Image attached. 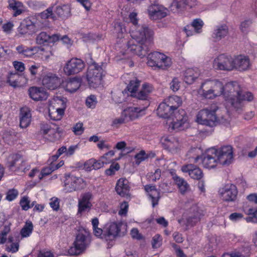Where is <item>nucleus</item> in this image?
Listing matches in <instances>:
<instances>
[{"mask_svg":"<svg viewBox=\"0 0 257 257\" xmlns=\"http://www.w3.org/2000/svg\"><path fill=\"white\" fill-rule=\"evenodd\" d=\"M54 12L59 16H67L70 12V7L67 5H63L56 7Z\"/></svg>","mask_w":257,"mask_h":257,"instance_id":"09e8293b","label":"nucleus"},{"mask_svg":"<svg viewBox=\"0 0 257 257\" xmlns=\"http://www.w3.org/2000/svg\"><path fill=\"white\" fill-rule=\"evenodd\" d=\"M174 180L182 194H185L190 190L189 185L183 178L176 176L174 177Z\"/></svg>","mask_w":257,"mask_h":257,"instance_id":"79ce46f5","label":"nucleus"},{"mask_svg":"<svg viewBox=\"0 0 257 257\" xmlns=\"http://www.w3.org/2000/svg\"><path fill=\"white\" fill-rule=\"evenodd\" d=\"M130 186L128 181L123 178H120L117 182L115 190L117 193L121 197L130 196Z\"/></svg>","mask_w":257,"mask_h":257,"instance_id":"4be33fe9","label":"nucleus"},{"mask_svg":"<svg viewBox=\"0 0 257 257\" xmlns=\"http://www.w3.org/2000/svg\"><path fill=\"white\" fill-rule=\"evenodd\" d=\"M233 69H235L240 71H246L249 69L251 66L248 57L242 55L233 58Z\"/></svg>","mask_w":257,"mask_h":257,"instance_id":"a211bd4d","label":"nucleus"},{"mask_svg":"<svg viewBox=\"0 0 257 257\" xmlns=\"http://www.w3.org/2000/svg\"><path fill=\"white\" fill-rule=\"evenodd\" d=\"M219 193L222 199L225 201H233L237 194L236 186L231 184L225 185L219 190Z\"/></svg>","mask_w":257,"mask_h":257,"instance_id":"dca6fc26","label":"nucleus"},{"mask_svg":"<svg viewBox=\"0 0 257 257\" xmlns=\"http://www.w3.org/2000/svg\"><path fill=\"white\" fill-rule=\"evenodd\" d=\"M49 204L54 210H58L59 208V201L57 198H52L50 199Z\"/></svg>","mask_w":257,"mask_h":257,"instance_id":"338daca9","label":"nucleus"},{"mask_svg":"<svg viewBox=\"0 0 257 257\" xmlns=\"http://www.w3.org/2000/svg\"><path fill=\"white\" fill-rule=\"evenodd\" d=\"M85 67L84 62L78 58H72L68 61L63 68L67 75H74L82 71Z\"/></svg>","mask_w":257,"mask_h":257,"instance_id":"ddd939ff","label":"nucleus"},{"mask_svg":"<svg viewBox=\"0 0 257 257\" xmlns=\"http://www.w3.org/2000/svg\"><path fill=\"white\" fill-rule=\"evenodd\" d=\"M140 84V81L136 78L131 80L127 86L128 91L131 93V94H134L136 92Z\"/></svg>","mask_w":257,"mask_h":257,"instance_id":"3c124183","label":"nucleus"},{"mask_svg":"<svg viewBox=\"0 0 257 257\" xmlns=\"http://www.w3.org/2000/svg\"><path fill=\"white\" fill-rule=\"evenodd\" d=\"M164 101L173 111L176 110L182 104L181 98L176 95L170 96Z\"/></svg>","mask_w":257,"mask_h":257,"instance_id":"a19ab883","label":"nucleus"},{"mask_svg":"<svg viewBox=\"0 0 257 257\" xmlns=\"http://www.w3.org/2000/svg\"><path fill=\"white\" fill-rule=\"evenodd\" d=\"M228 33V27L226 25H220L216 27L212 37L214 41L217 42L227 36Z\"/></svg>","mask_w":257,"mask_h":257,"instance_id":"2f4dec72","label":"nucleus"},{"mask_svg":"<svg viewBox=\"0 0 257 257\" xmlns=\"http://www.w3.org/2000/svg\"><path fill=\"white\" fill-rule=\"evenodd\" d=\"M86 186L85 181L80 177L73 175H67L64 182V189L67 192H71L82 189Z\"/></svg>","mask_w":257,"mask_h":257,"instance_id":"9b49d317","label":"nucleus"},{"mask_svg":"<svg viewBox=\"0 0 257 257\" xmlns=\"http://www.w3.org/2000/svg\"><path fill=\"white\" fill-rule=\"evenodd\" d=\"M137 14L132 13L129 18L132 24L130 33L132 39L127 42V51L141 58L147 55L153 43V31L145 25L138 24Z\"/></svg>","mask_w":257,"mask_h":257,"instance_id":"f257e3e1","label":"nucleus"},{"mask_svg":"<svg viewBox=\"0 0 257 257\" xmlns=\"http://www.w3.org/2000/svg\"><path fill=\"white\" fill-rule=\"evenodd\" d=\"M81 85V80L79 78H74L66 82L63 84L65 90L71 93L76 91Z\"/></svg>","mask_w":257,"mask_h":257,"instance_id":"e433bc0d","label":"nucleus"},{"mask_svg":"<svg viewBox=\"0 0 257 257\" xmlns=\"http://www.w3.org/2000/svg\"><path fill=\"white\" fill-rule=\"evenodd\" d=\"M90 243L89 234L86 231L79 233L75 238V240L68 250V253L70 255H78L82 253Z\"/></svg>","mask_w":257,"mask_h":257,"instance_id":"7ed1b4c3","label":"nucleus"},{"mask_svg":"<svg viewBox=\"0 0 257 257\" xmlns=\"http://www.w3.org/2000/svg\"><path fill=\"white\" fill-rule=\"evenodd\" d=\"M217 109V107L214 104L211 106L210 109L205 108L201 110L197 115V122L210 127L215 125L217 121L215 111Z\"/></svg>","mask_w":257,"mask_h":257,"instance_id":"423d86ee","label":"nucleus"},{"mask_svg":"<svg viewBox=\"0 0 257 257\" xmlns=\"http://www.w3.org/2000/svg\"><path fill=\"white\" fill-rule=\"evenodd\" d=\"M103 69L95 62L89 65L87 72V79L90 87L96 88L101 84Z\"/></svg>","mask_w":257,"mask_h":257,"instance_id":"39448f33","label":"nucleus"},{"mask_svg":"<svg viewBox=\"0 0 257 257\" xmlns=\"http://www.w3.org/2000/svg\"><path fill=\"white\" fill-rule=\"evenodd\" d=\"M209 81L215 97L223 94L225 100L236 110L242 107L244 101L253 99L252 94L243 91L236 82H228L223 85L217 80Z\"/></svg>","mask_w":257,"mask_h":257,"instance_id":"f03ea898","label":"nucleus"},{"mask_svg":"<svg viewBox=\"0 0 257 257\" xmlns=\"http://www.w3.org/2000/svg\"><path fill=\"white\" fill-rule=\"evenodd\" d=\"M18 77V75L16 73H11L8 78L7 82L11 86L16 87L18 85V82L16 79V77Z\"/></svg>","mask_w":257,"mask_h":257,"instance_id":"bf43d9fd","label":"nucleus"},{"mask_svg":"<svg viewBox=\"0 0 257 257\" xmlns=\"http://www.w3.org/2000/svg\"><path fill=\"white\" fill-rule=\"evenodd\" d=\"M161 173V170L158 169L154 173H150L148 174L147 175V178L150 181H156L160 178Z\"/></svg>","mask_w":257,"mask_h":257,"instance_id":"4d7b16f0","label":"nucleus"},{"mask_svg":"<svg viewBox=\"0 0 257 257\" xmlns=\"http://www.w3.org/2000/svg\"><path fill=\"white\" fill-rule=\"evenodd\" d=\"M160 142L163 148L172 154L178 153L182 144L179 138L173 136H165L161 138Z\"/></svg>","mask_w":257,"mask_h":257,"instance_id":"6e6552de","label":"nucleus"},{"mask_svg":"<svg viewBox=\"0 0 257 257\" xmlns=\"http://www.w3.org/2000/svg\"><path fill=\"white\" fill-rule=\"evenodd\" d=\"M181 170L183 172L188 173L190 177L194 179L199 180L203 176L201 170L199 167L191 164L183 166Z\"/></svg>","mask_w":257,"mask_h":257,"instance_id":"b1692460","label":"nucleus"},{"mask_svg":"<svg viewBox=\"0 0 257 257\" xmlns=\"http://www.w3.org/2000/svg\"><path fill=\"white\" fill-rule=\"evenodd\" d=\"M217 150L214 148L208 149L201 160L203 166L206 168H213L218 162L217 159Z\"/></svg>","mask_w":257,"mask_h":257,"instance_id":"2eb2a0df","label":"nucleus"},{"mask_svg":"<svg viewBox=\"0 0 257 257\" xmlns=\"http://www.w3.org/2000/svg\"><path fill=\"white\" fill-rule=\"evenodd\" d=\"M132 96L136 97L139 100V103L141 104V101H143L144 103L143 107H137L141 109L140 112L143 110H144L146 108H147L149 105L150 102L148 99L149 95L147 94L142 89L139 92H136L134 94H131Z\"/></svg>","mask_w":257,"mask_h":257,"instance_id":"4c0bfd02","label":"nucleus"},{"mask_svg":"<svg viewBox=\"0 0 257 257\" xmlns=\"http://www.w3.org/2000/svg\"><path fill=\"white\" fill-rule=\"evenodd\" d=\"M96 103V97L94 95H90L86 100V105L89 108H94Z\"/></svg>","mask_w":257,"mask_h":257,"instance_id":"0e129e2a","label":"nucleus"},{"mask_svg":"<svg viewBox=\"0 0 257 257\" xmlns=\"http://www.w3.org/2000/svg\"><path fill=\"white\" fill-rule=\"evenodd\" d=\"M173 110L167 105L165 101L159 105L157 109V113L160 117L169 118L173 114Z\"/></svg>","mask_w":257,"mask_h":257,"instance_id":"72a5a7b5","label":"nucleus"},{"mask_svg":"<svg viewBox=\"0 0 257 257\" xmlns=\"http://www.w3.org/2000/svg\"><path fill=\"white\" fill-rule=\"evenodd\" d=\"M198 93L206 98L213 99L215 97L209 80H206L202 83Z\"/></svg>","mask_w":257,"mask_h":257,"instance_id":"c85d7f7f","label":"nucleus"},{"mask_svg":"<svg viewBox=\"0 0 257 257\" xmlns=\"http://www.w3.org/2000/svg\"><path fill=\"white\" fill-rule=\"evenodd\" d=\"M108 163V160H104L102 159V157L99 160L96 161L95 159H91L87 161V164L93 166V170H98L104 166V164H107Z\"/></svg>","mask_w":257,"mask_h":257,"instance_id":"a18cd8bd","label":"nucleus"},{"mask_svg":"<svg viewBox=\"0 0 257 257\" xmlns=\"http://www.w3.org/2000/svg\"><path fill=\"white\" fill-rule=\"evenodd\" d=\"M42 84L48 89L54 90L59 86L61 80L56 74L49 73L43 77Z\"/></svg>","mask_w":257,"mask_h":257,"instance_id":"aec40b11","label":"nucleus"},{"mask_svg":"<svg viewBox=\"0 0 257 257\" xmlns=\"http://www.w3.org/2000/svg\"><path fill=\"white\" fill-rule=\"evenodd\" d=\"M192 214L190 215L187 219V226H193L200 221L202 213L196 205H193L191 208Z\"/></svg>","mask_w":257,"mask_h":257,"instance_id":"cd10ccee","label":"nucleus"},{"mask_svg":"<svg viewBox=\"0 0 257 257\" xmlns=\"http://www.w3.org/2000/svg\"><path fill=\"white\" fill-rule=\"evenodd\" d=\"M66 105L64 99L60 97H54L49 101V115L51 119L59 120L64 114Z\"/></svg>","mask_w":257,"mask_h":257,"instance_id":"20e7f679","label":"nucleus"},{"mask_svg":"<svg viewBox=\"0 0 257 257\" xmlns=\"http://www.w3.org/2000/svg\"><path fill=\"white\" fill-rule=\"evenodd\" d=\"M185 0H174L171 3L170 9L173 13H179L183 11L186 7Z\"/></svg>","mask_w":257,"mask_h":257,"instance_id":"c03bdc74","label":"nucleus"},{"mask_svg":"<svg viewBox=\"0 0 257 257\" xmlns=\"http://www.w3.org/2000/svg\"><path fill=\"white\" fill-rule=\"evenodd\" d=\"M92 197L91 193L87 192L82 195L81 198L78 201V213L88 211L91 207L90 200Z\"/></svg>","mask_w":257,"mask_h":257,"instance_id":"5701e85b","label":"nucleus"},{"mask_svg":"<svg viewBox=\"0 0 257 257\" xmlns=\"http://www.w3.org/2000/svg\"><path fill=\"white\" fill-rule=\"evenodd\" d=\"M22 208L24 210H28L29 208H31L30 204V200L27 196L23 197L20 202Z\"/></svg>","mask_w":257,"mask_h":257,"instance_id":"052dcab7","label":"nucleus"},{"mask_svg":"<svg viewBox=\"0 0 257 257\" xmlns=\"http://www.w3.org/2000/svg\"><path fill=\"white\" fill-rule=\"evenodd\" d=\"M149 155L146 153L145 151H141L135 155L136 164L139 165L141 162L148 158Z\"/></svg>","mask_w":257,"mask_h":257,"instance_id":"864d4df0","label":"nucleus"},{"mask_svg":"<svg viewBox=\"0 0 257 257\" xmlns=\"http://www.w3.org/2000/svg\"><path fill=\"white\" fill-rule=\"evenodd\" d=\"M203 154L202 150L199 148H193L190 149L187 155L190 160V162L197 163Z\"/></svg>","mask_w":257,"mask_h":257,"instance_id":"58836bf2","label":"nucleus"},{"mask_svg":"<svg viewBox=\"0 0 257 257\" xmlns=\"http://www.w3.org/2000/svg\"><path fill=\"white\" fill-rule=\"evenodd\" d=\"M19 248V243L18 242H12V243L6 245V250L8 252L12 253L16 252Z\"/></svg>","mask_w":257,"mask_h":257,"instance_id":"6e6d98bb","label":"nucleus"},{"mask_svg":"<svg viewBox=\"0 0 257 257\" xmlns=\"http://www.w3.org/2000/svg\"><path fill=\"white\" fill-rule=\"evenodd\" d=\"M145 190L148 193L150 199L151 200L153 207L158 204L160 198V192L156 189L154 185H147L145 186Z\"/></svg>","mask_w":257,"mask_h":257,"instance_id":"bb28decb","label":"nucleus"},{"mask_svg":"<svg viewBox=\"0 0 257 257\" xmlns=\"http://www.w3.org/2000/svg\"><path fill=\"white\" fill-rule=\"evenodd\" d=\"M35 53H37L38 56L44 61L48 60L50 57L52 55L51 49L49 47L43 48L35 47Z\"/></svg>","mask_w":257,"mask_h":257,"instance_id":"37998d69","label":"nucleus"},{"mask_svg":"<svg viewBox=\"0 0 257 257\" xmlns=\"http://www.w3.org/2000/svg\"><path fill=\"white\" fill-rule=\"evenodd\" d=\"M203 21L200 19L194 20L190 26H187L184 28L187 36H191L193 33H199L201 32L202 28L203 26Z\"/></svg>","mask_w":257,"mask_h":257,"instance_id":"c756f323","label":"nucleus"},{"mask_svg":"<svg viewBox=\"0 0 257 257\" xmlns=\"http://www.w3.org/2000/svg\"><path fill=\"white\" fill-rule=\"evenodd\" d=\"M33 230V225L32 222L27 221L24 226L22 228L20 233L23 237L30 236Z\"/></svg>","mask_w":257,"mask_h":257,"instance_id":"8fccbe9b","label":"nucleus"},{"mask_svg":"<svg viewBox=\"0 0 257 257\" xmlns=\"http://www.w3.org/2000/svg\"><path fill=\"white\" fill-rule=\"evenodd\" d=\"M16 50L24 58L32 57L35 54V47L28 48L21 45L16 47Z\"/></svg>","mask_w":257,"mask_h":257,"instance_id":"ea45409f","label":"nucleus"},{"mask_svg":"<svg viewBox=\"0 0 257 257\" xmlns=\"http://www.w3.org/2000/svg\"><path fill=\"white\" fill-rule=\"evenodd\" d=\"M158 64V67L165 69L171 65V59L165 55L158 52H154L149 54Z\"/></svg>","mask_w":257,"mask_h":257,"instance_id":"6ab92c4d","label":"nucleus"},{"mask_svg":"<svg viewBox=\"0 0 257 257\" xmlns=\"http://www.w3.org/2000/svg\"><path fill=\"white\" fill-rule=\"evenodd\" d=\"M8 3L9 8L14 11V17H17L23 13L24 7L22 3L17 0H8Z\"/></svg>","mask_w":257,"mask_h":257,"instance_id":"f704fd0d","label":"nucleus"},{"mask_svg":"<svg viewBox=\"0 0 257 257\" xmlns=\"http://www.w3.org/2000/svg\"><path fill=\"white\" fill-rule=\"evenodd\" d=\"M19 194L17 190L12 189L9 190L7 193L6 199L9 201H12L15 199Z\"/></svg>","mask_w":257,"mask_h":257,"instance_id":"13d9d810","label":"nucleus"},{"mask_svg":"<svg viewBox=\"0 0 257 257\" xmlns=\"http://www.w3.org/2000/svg\"><path fill=\"white\" fill-rule=\"evenodd\" d=\"M31 113L28 107H23L20 110V126L22 128L27 127L31 121Z\"/></svg>","mask_w":257,"mask_h":257,"instance_id":"a878e982","label":"nucleus"},{"mask_svg":"<svg viewBox=\"0 0 257 257\" xmlns=\"http://www.w3.org/2000/svg\"><path fill=\"white\" fill-rule=\"evenodd\" d=\"M171 117L172 119L171 124L173 130L180 131L187 126V116L183 109L174 111Z\"/></svg>","mask_w":257,"mask_h":257,"instance_id":"9d476101","label":"nucleus"},{"mask_svg":"<svg viewBox=\"0 0 257 257\" xmlns=\"http://www.w3.org/2000/svg\"><path fill=\"white\" fill-rule=\"evenodd\" d=\"M40 68V65L38 63H35L30 66L29 71L30 72L31 75L33 77H35L37 74Z\"/></svg>","mask_w":257,"mask_h":257,"instance_id":"69168bd1","label":"nucleus"},{"mask_svg":"<svg viewBox=\"0 0 257 257\" xmlns=\"http://www.w3.org/2000/svg\"><path fill=\"white\" fill-rule=\"evenodd\" d=\"M245 213L248 216L245 218L247 222L257 223V207L255 208H250L245 210Z\"/></svg>","mask_w":257,"mask_h":257,"instance_id":"de8ad7c7","label":"nucleus"},{"mask_svg":"<svg viewBox=\"0 0 257 257\" xmlns=\"http://www.w3.org/2000/svg\"><path fill=\"white\" fill-rule=\"evenodd\" d=\"M140 110L141 109L138 107H128L124 109L119 117L112 120L111 126L117 128L120 125L135 119L138 117Z\"/></svg>","mask_w":257,"mask_h":257,"instance_id":"0eeeda50","label":"nucleus"},{"mask_svg":"<svg viewBox=\"0 0 257 257\" xmlns=\"http://www.w3.org/2000/svg\"><path fill=\"white\" fill-rule=\"evenodd\" d=\"M127 227L125 223L121 221L110 222L106 228L107 236L109 237V239L123 236L126 233Z\"/></svg>","mask_w":257,"mask_h":257,"instance_id":"1a4fd4ad","label":"nucleus"},{"mask_svg":"<svg viewBox=\"0 0 257 257\" xmlns=\"http://www.w3.org/2000/svg\"><path fill=\"white\" fill-rule=\"evenodd\" d=\"M22 27V29L24 30L23 33H29V34L35 33L38 29L37 20L34 18L25 19Z\"/></svg>","mask_w":257,"mask_h":257,"instance_id":"473e14b6","label":"nucleus"},{"mask_svg":"<svg viewBox=\"0 0 257 257\" xmlns=\"http://www.w3.org/2000/svg\"><path fill=\"white\" fill-rule=\"evenodd\" d=\"M213 66L215 69L231 71L233 69V58L229 55L221 54L214 59Z\"/></svg>","mask_w":257,"mask_h":257,"instance_id":"f8f14e48","label":"nucleus"},{"mask_svg":"<svg viewBox=\"0 0 257 257\" xmlns=\"http://www.w3.org/2000/svg\"><path fill=\"white\" fill-rule=\"evenodd\" d=\"M83 124L81 122L77 123L72 128V131L76 135H81L84 130Z\"/></svg>","mask_w":257,"mask_h":257,"instance_id":"680f3d73","label":"nucleus"},{"mask_svg":"<svg viewBox=\"0 0 257 257\" xmlns=\"http://www.w3.org/2000/svg\"><path fill=\"white\" fill-rule=\"evenodd\" d=\"M55 132V130L51 128V126L48 124L43 123L40 124L39 134L47 139L51 141H54V139L51 137L50 135L54 134Z\"/></svg>","mask_w":257,"mask_h":257,"instance_id":"c9c22d12","label":"nucleus"},{"mask_svg":"<svg viewBox=\"0 0 257 257\" xmlns=\"http://www.w3.org/2000/svg\"><path fill=\"white\" fill-rule=\"evenodd\" d=\"M217 159L220 164L229 165L233 160V151L231 146H223L219 150H217Z\"/></svg>","mask_w":257,"mask_h":257,"instance_id":"4468645a","label":"nucleus"},{"mask_svg":"<svg viewBox=\"0 0 257 257\" xmlns=\"http://www.w3.org/2000/svg\"><path fill=\"white\" fill-rule=\"evenodd\" d=\"M30 97L35 101H42L47 99L48 94L43 87H31L29 89Z\"/></svg>","mask_w":257,"mask_h":257,"instance_id":"412c9836","label":"nucleus"},{"mask_svg":"<svg viewBox=\"0 0 257 257\" xmlns=\"http://www.w3.org/2000/svg\"><path fill=\"white\" fill-rule=\"evenodd\" d=\"M151 4L148 11L150 18L154 20L161 19L167 16V12L163 8L156 4V0H150Z\"/></svg>","mask_w":257,"mask_h":257,"instance_id":"f3484780","label":"nucleus"},{"mask_svg":"<svg viewBox=\"0 0 257 257\" xmlns=\"http://www.w3.org/2000/svg\"><path fill=\"white\" fill-rule=\"evenodd\" d=\"M119 169V165L118 163H115V164H112L110 165L109 169H107L105 170V174L107 175L111 176L115 173L116 171H118Z\"/></svg>","mask_w":257,"mask_h":257,"instance_id":"e2e57ef3","label":"nucleus"},{"mask_svg":"<svg viewBox=\"0 0 257 257\" xmlns=\"http://www.w3.org/2000/svg\"><path fill=\"white\" fill-rule=\"evenodd\" d=\"M41 18L43 19H48L51 18L53 19H55V16L53 13V7L48 8L41 14Z\"/></svg>","mask_w":257,"mask_h":257,"instance_id":"5fc2aeb1","label":"nucleus"},{"mask_svg":"<svg viewBox=\"0 0 257 257\" xmlns=\"http://www.w3.org/2000/svg\"><path fill=\"white\" fill-rule=\"evenodd\" d=\"M112 98L115 103H120L124 100L123 91H117L112 92Z\"/></svg>","mask_w":257,"mask_h":257,"instance_id":"603ef678","label":"nucleus"},{"mask_svg":"<svg viewBox=\"0 0 257 257\" xmlns=\"http://www.w3.org/2000/svg\"><path fill=\"white\" fill-rule=\"evenodd\" d=\"M19 161L22 162V164L24 163V160L22 156L19 154H13L8 158V167L10 169H12L13 167L16 166L17 163Z\"/></svg>","mask_w":257,"mask_h":257,"instance_id":"49530a36","label":"nucleus"},{"mask_svg":"<svg viewBox=\"0 0 257 257\" xmlns=\"http://www.w3.org/2000/svg\"><path fill=\"white\" fill-rule=\"evenodd\" d=\"M179 88L180 82L177 78H174L170 83V88L174 92H176L179 90Z\"/></svg>","mask_w":257,"mask_h":257,"instance_id":"774afa93","label":"nucleus"},{"mask_svg":"<svg viewBox=\"0 0 257 257\" xmlns=\"http://www.w3.org/2000/svg\"><path fill=\"white\" fill-rule=\"evenodd\" d=\"M60 35L53 34L52 36L48 35L46 32H42L36 37V43L39 45L45 43H55L59 40Z\"/></svg>","mask_w":257,"mask_h":257,"instance_id":"393cba45","label":"nucleus"},{"mask_svg":"<svg viewBox=\"0 0 257 257\" xmlns=\"http://www.w3.org/2000/svg\"><path fill=\"white\" fill-rule=\"evenodd\" d=\"M200 74L197 68H188L184 72V80L189 84H192Z\"/></svg>","mask_w":257,"mask_h":257,"instance_id":"7c9ffc66","label":"nucleus"}]
</instances>
